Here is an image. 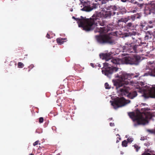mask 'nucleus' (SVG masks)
Instances as JSON below:
<instances>
[{
    "mask_svg": "<svg viewBox=\"0 0 155 155\" xmlns=\"http://www.w3.org/2000/svg\"><path fill=\"white\" fill-rule=\"evenodd\" d=\"M40 130L39 129H37L36 130V132L38 133H40L41 132L39 131Z\"/></svg>",
    "mask_w": 155,
    "mask_h": 155,
    "instance_id": "nucleus-28",
    "label": "nucleus"
},
{
    "mask_svg": "<svg viewBox=\"0 0 155 155\" xmlns=\"http://www.w3.org/2000/svg\"><path fill=\"white\" fill-rule=\"evenodd\" d=\"M125 137L127 138V141L128 143H131L134 141V139L131 136H129L128 135H126Z\"/></svg>",
    "mask_w": 155,
    "mask_h": 155,
    "instance_id": "nucleus-15",
    "label": "nucleus"
},
{
    "mask_svg": "<svg viewBox=\"0 0 155 155\" xmlns=\"http://www.w3.org/2000/svg\"><path fill=\"white\" fill-rule=\"evenodd\" d=\"M145 26V25L143 24H141V28H144V27Z\"/></svg>",
    "mask_w": 155,
    "mask_h": 155,
    "instance_id": "nucleus-31",
    "label": "nucleus"
},
{
    "mask_svg": "<svg viewBox=\"0 0 155 155\" xmlns=\"http://www.w3.org/2000/svg\"><path fill=\"white\" fill-rule=\"evenodd\" d=\"M148 27H146L145 28H144V30H147L148 29Z\"/></svg>",
    "mask_w": 155,
    "mask_h": 155,
    "instance_id": "nucleus-35",
    "label": "nucleus"
},
{
    "mask_svg": "<svg viewBox=\"0 0 155 155\" xmlns=\"http://www.w3.org/2000/svg\"><path fill=\"white\" fill-rule=\"evenodd\" d=\"M142 155H155V154H151L149 153H142Z\"/></svg>",
    "mask_w": 155,
    "mask_h": 155,
    "instance_id": "nucleus-21",
    "label": "nucleus"
},
{
    "mask_svg": "<svg viewBox=\"0 0 155 155\" xmlns=\"http://www.w3.org/2000/svg\"><path fill=\"white\" fill-rule=\"evenodd\" d=\"M111 54L112 53L110 52L108 53H101L100 54V58L103 60H105L106 61V62L103 64L104 68L102 71V72L103 71H105L106 68H117L113 67V64H126L137 65L140 60V56L137 54H134L132 57H125L120 59L117 58H112Z\"/></svg>",
    "mask_w": 155,
    "mask_h": 155,
    "instance_id": "nucleus-3",
    "label": "nucleus"
},
{
    "mask_svg": "<svg viewBox=\"0 0 155 155\" xmlns=\"http://www.w3.org/2000/svg\"><path fill=\"white\" fill-rule=\"evenodd\" d=\"M135 12H136V11L135 10H133V11L132 12L133 13H135Z\"/></svg>",
    "mask_w": 155,
    "mask_h": 155,
    "instance_id": "nucleus-41",
    "label": "nucleus"
},
{
    "mask_svg": "<svg viewBox=\"0 0 155 155\" xmlns=\"http://www.w3.org/2000/svg\"><path fill=\"white\" fill-rule=\"evenodd\" d=\"M39 141L38 140L36 141L35 142L33 143V145L34 146H35L36 145H38V143Z\"/></svg>",
    "mask_w": 155,
    "mask_h": 155,
    "instance_id": "nucleus-25",
    "label": "nucleus"
},
{
    "mask_svg": "<svg viewBox=\"0 0 155 155\" xmlns=\"http://www.w3.org/2000/svg\"><path fill=\"white\" fill-rule=\"evenodd\" d=\"M72 18L73 19H75V20H76V21H78V18H75V17L74 16H73L72 17Z\"/></svg>",
    "mask_w": 155,
    "mask_h": 155,
    "instance_id": "nucleus-32",
    "label": "nucleus"
},
{
    "mask_svg": "<svg viewBox=\"0 0 155 155\" xmlns=\"http://www.w3.org/2000/svg\"><path fill=\"white\" fill-rule=\"evenodd\" d=\"M150 9L149 10H146L145 13L147 14H150L151 13H155V3H153L150 6Z\"/></svg>",
    "mask_w": 155,
    "mask_h": 155,
    "instance_id": "nucleus-10",
    "label": "nucleus"
},
{
    "mask_svg": "<svg viewBox=\"0 0 155 155\" xmlns=\"http://www.w3.org/2000/svg\"><path fill=\"white\" fill-rule=\"evenodd\" d=\"M149 23L150 24H152V21H149Z\"/></svg>",
    "mask_w": 155,
    "mask_h": 155,
    "instance_id": "nucleus-38",
    "label": "nucleus"
},
{
    "mask_svg": "<svg viewBox=\"0 0 155 155\" xmlns=\"http://www.w3.org/2000/svg\"><path fill=\"white\" fill-rule=\"evenodd\" d=\"M70 11L71 12H72L73 11V9H71Z\"/></svg>",
    "mask_w": 155,
    "mask_h": 155,
    "instance_id": "nucleus-47",
    "label": "nucleus"
},
{
    "mask_svg": "<svg viewBox=\"0 0 155 155\" xmlns=\"http://www.w3.org/2000/svg\"><path fill=\"white\" fill-rule=\"evenodd\" d=\"M98 66L100 68L101 67V66L100 64H99L98 65Z\"/></svg>",
    "mask_w": 155,
    "mask_h": 155,
    "instance_id": "nucleus-40",
    "label": "nucleus"
},
{
    "mask_svg": "<svg viewBox=\"0 0 155 155\" xmlns=\"http://www.w3.org/2000/svg\"><path fill=\"white\" fill-rule=\"evenodd\" d=\"M66 39V38H58L57 39L56 41L57 43L60 45L63 44L64 42V40Z\"/></svg>",
    "mask_w": 155,
    "mask_h": 155,
    "instance_id": "nucleus-14",
    "label": "nucleus"
},
{
    "mask_svg": "<svg viewBox=\"0 0 155 155\" xmlns=\"http://www.w3.org/2000/svg\"><path fill=\"white\" fill-rule=\"evenodd\" d=\"M44 121V118L42 117H41L39 118V122L40 123H42Z\"/></svg>",
    "mask_w": 155,
    "mask_h": 155,
    "instance_id": "nucleus-23",
    "label": "nucleus"
},
{
    "mask_svg": "<svg viewBox=\"0 0 155 155\" xmlns=\"http://www.w3.org/2000/svg\"><path fill=\"white\" fill-rule=\"evenodd\" d=\"M116 72L115 74L116 80H113L112 82L115 86L118 95L123 96L127 95L129 98L133 99L137 95V91L141 93L142 96L147 98L149 97L155 98V85H147L145 82L139 81L136 82H132V85L134 86L135 91L128 94L130 88L125 85H127L130 82V79L131 78V75L127 74L121 71L118 68H106L105 71H102L103 74L110 78L111 74Z\"/></svg>",
    "mask_w": 155,
    "mask_h": 155,
    "instance_id": "nucleus-1",
    "label": "nucleus"
},
{
    "mask_svg": "<svg viewBox=\"0 0 155 155\" xmlns=\"http://www.w3.org/2000/svg\"><path fill=\"white\" fill-rule=\"evenodd\" d=\"M95 38L97 42L101 44L106 43L111 44L113 43L111 35H110L104 34L99 35H96Z\"/></svg>",
    "mask_w": 155,
    "mask_h": 155,
    "instance_id": "nucleus-6",
    "label": "nucleus"
},
{
    "mask_svg": "<svg viewBox=\"0 0 155 155\" xmlns=\"http://www.w3.org/2000/svg\"><path fill=\"white\" fill-rule=\"evenodd\" d=\"M112 11H107L106 8H104L101 12H96L95 13L90 19L86 18L85 17L81 16L78 18V24L79 27H82L83 29L86 31H90L96 27L94 30L95 33L99 32L100 34L106 33L110 30L107 26L104 27H99V26H104V19L109 18L111 15L115 14L114 11L117 10L115 6H111Z\"/></svg>",
    "mask_w": 155,
    "mask_h": 155,
    "instance_id": "nucleus-2",
    "label": "nucleus"
},
{
    "mask_svg": "<svg viewBox=\"0 0 155 155\" xmlns=\"http://www.w3.org/2000/svg\"><path fill=\"white\" fill-rule=\"evenodd\" d=\"M46 37L48 38H50V35L48 34H47L46 36Z\"/></svg>",
    "mask_w": 155,
    "mask_h": 155,
    "instance_id": "nucleus-27",
    "label": "nucleus"
},
{
    "mask_svg": "<svg viewBox=\"0 0 155 155\" xmlns=\"http://www.w3.org/2000/svg\"><path fill=\"white\" fill-rule=\"evenodd\" d=\"M57 155H60V154L59 153H58Z\"/></svg>",
    "mask_w": 155,
    "mask_h": 155,
    "instance_id": "nucleus-49",
    "label": "nucleus"
},
{
    "mask_svg": "<svg viewBox=\"0 0 155 155\" xmlns=\"http://www.w3.org/2000/svg\"><path fill=\"white\" fill-rule=\"evenodd\" d=\"M138 46V45H135L134 43L127 42L122 47V48L124 52L137 53V48Z\"/></svg>",
    "mask_w": 155,
    "mask_h": 155,
    "instance_id": "nucleus-8",
    "label": "nucleus"
},
{
    "mask_svg": "<svg viewBox=\"0 0 155 155\" xmlns=\"http://www.w3.org/2000/svg\"><path fill=\"white\" fill-rule=\"evenodd\" d=\"M126 28L131 29H133L136 28L134 25H133L131 22H129L127 24L126 26Z\"/></svg>",
    "mask_w": 155,
    "mask_h": 155,
    "instance_id": "nucleus-13",
    "label": "nucleus"
},
{
    "mask_svg": "<svg viewBox=\"0 0 155 155\" xmlns=\"http://www.w3.org/2000/svg\"><path fill=\"white\" fill-rule=\"evenodd\" d=\"M116 136H118L119 137H120V135H119L118 134H117L116 135Z\"/></svg>",
    "mask_w": 155,
    "mask_h": 155,
    "instance_id": "nucleus-48",
    "label": "nucleus"
},
{
    "mask_svg": "<svg viewBox=\"0 0 155 155\" xmlns=\"http://www.w3.org/2000/svg\"><path fill=\"white\" fill-rule=\"evenodd\" d=\"M110 125L111 126H114V123H110Z\"/></svg>",
    "mask_w": 155,
    "mask_h": 155,
    "instance_id": "nucleus-29",
    "label": "nucleus"
},
{
    "mask_svg": "<svg viewBox=\"0 0 155 155\" xmlns=\"http://www.w3.org/2000/svg\"><path fill=\"white\" fill-rule=\"evenodd\" d=\"M145 139L144 137H141L140 138V140H144Z\"/></svg>",
    "mask_w": 155,
    "mask_h": 155,
    "instance_id": "nucleus-30",
    "label": "nucleus"
},
{
    "mask_svg": "<svg viewBox=\"0 0 155 155\" xmlns=\"http://www.w3.org/2000/svg\"><path fill=\"white\" fill-rule=\"evenodd\" d=\"M146 68L148 69V71L143 75V76L155 77V61L148 62Z\"/></svg>",
    "mask_w": 155,
    "mask_h": 155,
    "instance_id": "nucleus-7",
    "label": "nucleus"
},
{
    "mask_svg": "<svg viewBox=\"0 0 155 155\" xmlns=\"http://www.w3.org/2000/svg\"><path fill=\"white\" fill-rule=\"evenodd\" d=\"M112 118H109V120H112Z\"/></svg>",
    "mask_w": 155,
    "mask_h": 155,
    "instance_id": "nucleus-42",
    "label": "nucleus"
},
{
    "mask_svg": "<svg viewBox=\"0 0 155 155\" xmlns=\"http://www.w3.org/2000/svg\"><path fill=\"white\" fill-rule=\"evenodd\" d=\"M131 18L133 21H134L135 19V16L134 15H132L131 16Z\"/></svg>",
    "mask_w": 155,
    "mask_h": 155,
    "instance_id": "nucleus-26",
    "label": "nucleus"
},
{
    "mask_svg": "<svg viewBox=\"0 0 155 155\" xmlns=\"http://www.w3.org/2000/svg\"><path fill=\"white\" fill-rule=\"evenodd\" d=\"M124 152L123 151H121L120 152V154H124Z\"/></svg>",
    "mask_w": 155,
    "mask_h": 155,
    "instance_id": "nucleus-36",
    "label": "nucleus"
},
{
    "mask_svg": "<svg viewBox=\"0 0 155 155\" xmlns=\"http://www.w3.org/2000/svg\"><path fill=\"white\" fill-rule=\"evenodd\" d=\"M121 1L123 2H127V0H121Z\"/></svg>",
    "mask_w": 155,
    "mask_h": 155,
    "instance_id": "nucleus-33",
    "label": "nucleus"
},
{
    "mask_svg": "<svg viewBox=\"0 0 155 155\" xmlns=\"http://www.w3.org/2000/svg\"><path fill=\"white\" fill-rule=\"evenodd\" d=\"M130 101L126 100L123 97H117L113 101H110V102L113 106L114 108L116 109L119 107L125 106L130 103Z\"/></svg>",
    "mask_w": 155,
    "mask_h": 155,
    "instance_id": "nucleus-5",
    "label": "nucleus"
},
{
    "mask_svg": "<svg viewBox=\"0 0 155 155\" xmlns=\"http://www.w3.org/2000/svg\"><path fill=\"white\" fill-rule=\"evenodd\" d=\"M147 131L150 134H155V129L154 130H147Z\"/></svg>",
    "mask_w": 155,
    "mask_h": 155,
    "instance_id": "nucleus-19",
    "label": "nucleus"
},
{
    "mask_svg": "<svg viewBox=\"0 0 155 155\" xmlns=\"http://www.w3.org/2000/svg\"><path fill=\"white\" fill-rule=\"evenodd\" d=\"M150 28H153V26H149Z\"/></svg>",
    "mask_w": 155,
    "mask_h": 155,
    "instance_id": "nucleus-45",
    "label": "nucleus"
},
{
    "mask_svg": "<svg viewBox=\"0 0 155 155\" xmlns=\"http://www.w3.org/2000/svg\"><path fill=\"white\" fill-rule=\"evenodd\" d=\"M118 139H119V140H120L121 139V138L120 137H118Z\"/></svg>",
    "mask_w": 155,
    "mask_h": 155,
    "instance_id": "nucleus-43",
    "label": "nucleus"
},
{
    "mask_svg": "<svg viewBox=\"0 0 155 155\" xmlns=\"http://www.w3.org/2000/svg\"><path fill=\"white\" fill-rule=\"evenodd\" d=\"M142 5H143V4H141L140 5V7H142Z\"/></svg>",
    "mask_w": 155,
    "mask_h": 155,
    "instance_id": "nucleus-39",
    "label": "nucleus"
},
{
    "mask_svg": "<svg viewBox=\"0 0 155 155\" xmlns=\"http://www.w3.org/2000/svg\"><path fill=\"white\" fill-rule=\"evenodd\" d=\"M29 155H34V154L32 153H31V154H30Z\"/></svg>",
    "mask_w": 155,
    "mask_h": 155,
    "instance_id": "nucleus-46",
    "label": "nucleus"
},
{
    "mask_svg": "<svg viewBox=\"0 0 155 155\" xmlns=\"http://www.w3.org/2000/svg\"><path fill=\"white\" fill-rule=\"evenodd\" d=\"M105 86L106 89H109L110 88V86L107 83H105Z\"/></svg>",
    "mask_w": 155,
    "mask_h": 155,
    "instance_id": "nucleus-20",
    "label": "nucleus"
},
{
    "mask_svg": "<svg viewBox=\"0 0 155 155\" xmlns=\"http://www.w3.org/2000/svg\"><path fill=\"white\" fill-rule=\"evenodd\" d=\"M112 0H101V2L102 4H105L107 2Z\"/></svg>",
    "mask_w": 155,
    "mask_h": 155,
    "instance_id": "nucleus-24",
    "label": "nucleus"
},
{
    "mask_svg": "<svg viewBox=\"0 0 155 155\" xmlns=\"http://www.w3.org/2000/svg\"><path fill=\"white\" fill-rule=\"evenodd\" d=\"M24 66V64L21 62H19L18 64V67L19 68H22Z\"/></svg>",
    "mask_w": 155,
    "mask_h": 155,
    "instance_id": "nucleus-17",
    "label": "nucleus"
},
{
    "mask_svg": "<svg viewBox=\"0 0 155 155\" xmlns=\"http://www.w3.org/2000/svg\"><path fill=\"white\" fill-rule=\"evenodd\" d=\"M80 3L79 4V8L80 10L86 12H90L93 8L88 6L87 4L83 0H79Z\"/></svg>",
    "mask_w": 155,
    "mask_h": 155,
    "instance_id": "nucleus-9",
    "label": "nucleus"
},
{
    "mask_svg": "<svg viewBox=\"0 0 155 155\" xmlns=\"http://www.w3.org/2000/svg\"><path fill=\"white\" fill-rule=\"evenodd\" d=\"M90 65L93 68H94V64L93 63H91Z\"/></svg>",
    "mask_w": 155,
    "mask_h": 155,
    "instance_id": "nucleus-34",
    "label": "nucleus"
},
{
    "mask_svg": "<svg viewBox=\"0 0 155 155\" xmlns=\"http://www.w3.org/2000/svg\"><path fill=\"white\" fill-rule=\"evenodd\" d=\"M119 142V141L118 140L117 138V140L116 141V143H117Z\"/></svg>",
    "mask_w": 155,
    "mask_h": 155,
    "instance_id": "nucleus-37",
    "label": "nucleus"
},
{
    "mask_svg": "<svg viewBox=\"0 0 155 155\" xmlns=\"http://www.w3.org/2000/svg\"><path fill=\"white\" fill-rule=\"evenodd\" d=\"M130 20L129 17L128 16L127 18H121L120 19H119L117 22V23L118 25H121V22H124L125 23L127 22L129 20Z\"/></svg>",
    "mask_w": 155,
    "mask_h": 155,
    "instance_id": "nucleus-11",
    "label": "nucleus"
},
{
    "mask_svg": "<svg viewBox=\"0 0 155 155\" xmlns=\"http://www.w3.org/2000/svg\"><path fill=\"white\" fill-rule=\"evenodd\" d=\"M34 67V65L33 64H31V65H30L29 67H28V68H29L28 70V72H29L30 71V70L32 69Z\"/></svg>",
    "mask_w": 155,
    "mask_h": 155,
    "instance_id": "nucleus-22",
    "label": "nucleus"
},
{
    "mask_svg": "<svg viewBox=\"0 0 155 155\" xmlns=\"http://www.w3.org/2000/svg\"><path fill=\"white\" fill-rule=\"evenodd\" d=\"M127 142L126 140H124L122 142V145L123 147H126L127 146Z\"/></svg>",
    "mask_w": 155,
    "mask_h": 155,
    "instance_id": "nucleus-16",
    "label": "nucleus"
},
{
    "mask_svg": "<svg viewBox=\"0 0 155 155\" xmlns=\"http://www.w3.org/2000/svg\"><path fill=\"white\" fill-rule=\"evenodd\" d=\"M152 33L150 31H147L146 33V35L145 36V40H148L152 38Z\"/></svg>",
    "mask_w": 155,
    "mask_h": 155,
    "instance_id": "nucleus-12",
    "label": "nucleus"
},
{
    "mask_svg": "<svg viewBox=\"0 0 155 155\" xmlns=\"http://www.w3.org/2000/svg\"><path fill=\"white\" fill-rule=\"evenodd\" d=\"M133 146H134L135 149L136 150V151L137 152L139 149L140 148V147H139L137 144H135Z\"/></svg>",
    "mask_w": 155,
    "mask_h": 155,
    "instance_id": "nucleus-18",
    "label": "nucleus"
},
{
    "mask_svg": "<svg viewBox=\"0 0 155 155\" xmlns=\"http://www.w3.org/2000/svg\"><path fill=\"white\" fill-rule=\"evenodd\" d=\"M129 117L133 121L137 123L134 124V126H136L139 125H145L148 123V120L151 118V116L148 113H141L139 110H137L135 112L128 113Z\"/></svg>",
    "mask_w": 155,
    "mask_h": 155,
    "instance_id": "nucleus-4",
    "label": "nucleus"
},
{
    "mask_svg": "<svg viewBox=\"0 0 155 155\" xmlns=\"http://www.w3.org/2000/svg\"><path fill=\"white\" fill-rule=\"evenodd\" d=\"M138 76V75H135L134 77H137Z\"/></svg>",
    "mask_w": 155,
    "mask_h": 155,
    "instance_id": "nucleus-44",
    "label": "nucleus"
}]
</instances>
